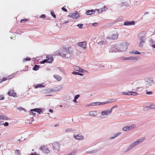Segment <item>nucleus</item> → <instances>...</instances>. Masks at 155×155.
<instances>
[{
  "mask_svg": "<svg viewBox=\"0 0 155 155\" xmlns=\"http://www.w3.org/2000/svg\"><path fill=\"white\" fill-rule=\"evenodd\" d=\"M117 105H115L114 106H113L111 108H110V110H111V112H112V110L115 108H116L117 107Z\"/></svg>",
  "mask_w": 155,
  "mask_h": 155,
  "instance_id": "c03bdc74",
  "label": "nucleus"
},
{
  "mask_svg": "<svg viewBox=\"0 0 155 155\" xmlns=\"http://www.w3.org/2000/svg\"><path fill=\"white\" fill-rule=\"evenodd\" d=\"M15 153L16 155H21V151L19 150H16L15 151Z\"/></svg>",
  "mask_w": 155,
  "mask_h": 155,
  "instance_id": "473e14b6",
  "label": "nucleus"
},
{
  "mask_svg": "<svg viewBox=\"0 0 155 155\" xmlns=\"http://www.w3.org/2000/svg\"><path fill=\"white\" fill-rule=\"evenodd\" d=\"M46 17L45 15L44 14H43L41 15L40 16V18H45Z\"/></svg>",
  "mask_w": 155,
  "mask_h": 155,
  "instance_id": "8fccbe9b",
  "label": "nucleus"
},
{
  "mask_svg": "<svg viewBox=\"0 0 155 155\" xmlns=\"http://www.w3.org/2000/svg\"><path fill=\"white\" fill-rule=\"evenodd\" d=\"M92 106H94V102L91 103H90L87 104L86 105V107H89Z\"/></svg>",
  "mask_w": 155,
  "mask_h": 155,
  "instance_id": "72a5a7b5",
  "label": "nucleus"
},
{
  "mask_svg": "<svg viewBox=\"0 0 155 155\" xmlns=\"http://www.w3.org/2000/svg\"><path fill=\"white\" fill-rule=\"evenodd\" d=\"M108 104L116 102L117 101V99H110L107 100Z\"/></svg>",
  "mask_w": 155,
  "mask_h": 155,
  "instance_id": "393cba45",
  "label": "nucleus"
},
{
  "mask_svg": "<svg viewBox=\"0 0 155 155\" xmlns=\"http://www.w3.org/2000/svg\"><path fill=\"white\" fill-rule=\"evenodd\" d=\"M57 68L62 72H64V70L62 69L60 67H58Z\"/></svg>",
  "mask_w": 155,
  "mask_h": 155,
  "instance_id": "3c124183",
  "label": "nucleus"
},
{
  "mask_svg": "<svg viewBox=\"0 0 155 155\" xmlns=\"http://www.w3.org/2000/svg\"><path fill=\"white\" fill-rule=\"evenodd\" d=\"M30 110L31 111H34L38 113L39 114H41V112L42 111V110L41 108H36L32 109H31Z\"/></svg>",
  "mask_w": 155,
  "mask_h": 155,
  "instance_id": "a211bd4d",
  "label": "nucleus"
},
{
  "mask_svg": "<svg viewBox=\"0 0 155 155\" xmlns=\"http://www.w3.org/2000/svg\"><path fill=\"white\" fill-rule=\"evenodd\" d=\"M135 51H132L131 52V53L132 54H135Z\"/></svg>",
  "mask_w": 155,
  "mask_h": 155,
  "instance_id": "774afa93",
  "label": "nucleus"
},
{
  "mask_svg": "<svg viewBox=\"0 0 155 155\" xmlns=\"http://www.w3.org/2000/svg\"><path fill=\"white\" fill-rule=\"evenodd\" d=\"M97 25V23L96 22L92 24V25L94 26H96Z\"/></svg>",
  "mask_w": 155,
  "mask_h": 155,
  "instance_id": "13d9d810",
  "label": "nucleus"
},
{
  "mask_svg": "<svg viewBox=\"0 0 155 155\" xmlns=\"http://www.w3.org/2000/svg\"><path fill=\"white\" fill-rule=\"evenodd\" d=\"M100 105H104L108 104L107 101L103 102H100Z\"/></svg>",
  "mask_w": 155,
  "mask_h": 155,
  "instance_id": "c9c22d12",
  "label": "nucleus"
},
{
  "mask_svg": "<svg viewBox=\"0 0 155 155\" xmlns=\"http://www.w3.org/2000/svg\"><path fill=\"white\" fill-rule=\"evenodd\" d=\"M1 124H4L5 126H7L9 124L8 122H6L4 123Z\"/></svg>",
  "mask_w": 155,
  "mask_h": 155,
  "instance_id": "37998d69",
  "label": "nucleus"
},
{
  "mask_svg": "<svg viewBox=\"0 0 155 155\" xmlns=\"http://www.w3.org/2000/svg\"><path fill=\"white\" fill-rule=\"evenodd\" d=\"M121 134L122 133L121 132H119L117 134H114L115 137H117L120 136Z\"/></svg>",
  "mask_w": 155,
  "mask_h": 155,
  "instance_id": "e433bc0d",
  "label": "nucleus"
},
{
  "mask_svg": "<svg viewBox=\"0 0 155 155\" xmlns=\"http://www.w3.org/2000/svg\"><path fill=\"white\" fill-rule=\"evenodd\" d=\"M130 91L128 92H122V94L124 95H130L131 94H130Z\"/></svg>",
  "mask_w": 155,
  "mask_h": 155,
  "instance_id": "2f4dec72",
  "label": "nucleus"
},
{
  "mask_svg": "<svg viewBox=\"0 0 155 155\" xmlns=\"http://www.w3.org/2000/svg\"><path fill=\"white\" fill-rule=\"evenodd\" d=\"M48 60H48L47 59H44L43 61H41L40 62V63L41 64H43L46 62L51 63L53 61V58H52L50 61H49Z\"/></svg>",
  "mask_w": 155,
  "mask_h": 155,
  "instance_id": "aec40b11",
  "label": "nucleus"
},
{
  "mask_svg": "<svg viewBox=\"0 0 155 155\" xmlns=\"http://www.w3.org/2000/svg\"><path fill=\"white\" fill-rule=\"evenodd\" d=\"M136 128V127L135 124L129 126H125L123 127L122 130H123L126 131H127L131 130L133 129Z\"/></svg>",
  "mask_w": 155,
  "mask_h": 155,
  "instance_id": "0eeeda50",
  "label": "nucleus"
},
{
  "mask_svg": "<svg viewBox=\"0 0 155 155\" xmlns=\"http://www.w3.org/2000/svg\"><path fill=\"white\" fill-rule=\"evenodd\" d=\"M49 111L50 112L53 113V110L51 109H50L49 110Z\"/></svg>",
  "mask_w": 155,
  "mask_h": 155,
  "instance_id": "69168bd1",
  "label": "nucleus"
},
{
  "mask_svg": "<svg viewBox=\"0 0 155 155\" xmlns=\"http://www.w3.org/2000/svg\"><path fill=\"white\" fill-rule=\"evenodd\" d=\"M118 21H118V19H117L115 20L114 22L113 23H110L109 24V25L110 26H111L113 25V23H115L116 22H117Z\"/></svg>",
  "mask_w": 155,
  "mask_h": 155,
  "instance_id": "58836bf2",
  "label": "nucleus"
},
{
  "mask_svg": "<svg viewBox=\"0 0 155 155\" xmlns=\"http://www.w3.org/2000/svg\"><path fill=\"white\" fill-rule=\"evenodd\" d=\"M4 97L2 96H0V100L4 99Z\"/></svg>",
  "mask_w": 155,
  "mask_h": 155,
  "instance_id": "4d7b16f0",
  "label": "nucleus"
},
{
  "mask_svg": "<svg viewBox=\"0 0 155 155\" xmlns=\"http://www.w3.org/2000/svg\"><path fill=\"white\" fill-rule=\"evenodd\" d=\"M118 37V34L117 33L113 34L111 36L107 37L106 39H110L111 40H115Z\"/></svg>",
  "mask_w": 155,
  "mask_h": 155,
  "instance_id": "9d476101",
  "label": "nucleus"
},
{
  "mask_svg": "<svg viewBox=\"0 0 155 155\" xmlns=\"http://www.w3.org/2000/svg\"><path fill=\"white\" fill-rule=\"evenodd\" d=\"M8 94L9 96H13L14 97H16V93L14 92L13 90H11L9 91Z\"/></svg>",
  "mask_w": 155,
  "mask_h": 155,
  "instance_id": "f3484780",
  "label": "nucleus"
},
{
  "mask_svg": "<svg viewBox=\"0 0 155 155\" xmlns=\"http://www.w3.org/2000/svg\"><path fill=\"white\" fill-rule=\"evenodd\" d=\"M61 9H62V10H63V11H64L65 12H67V9L65 8H64V7H62L61 8Z\"/></svg>",
  "mask_w": 155,
  "mask_h": 155,
  "instance_id": "5fc2aeb1",
  "label": "nucleus"
},
{
  "mask_svg": "<svg viewBox=\"0 0 155 155\" xmlns=\"http://www.w3.org/2000/svg\"><path fill=\"white\" fill-rule=\"evenodd\" d=\"M28 21V20H25V19H22V20H21V21L20 22H22H22H23V21Z\"/></svg>",
  "mask_w": 155,
  "mask_h": 155,
  "instance_id": "052dcab7",
  "label": "nucleus"
},
{
  "mask_svg": "<svg viewBox=\"0 0 155 155\" xmlns=\"http://www.w3.org/2000/svg\"><path fill=\"white\" fill-rule=\"evenodd\" d=\"M116 137H115L114 134L112 136L110 137L109 139H113L115 138Z\"/></svg>",
  "mask_w": 155,
  "mask_h": 155,
  "instance_id": "de8ad7c7",
  "label": "nucleus"
},
{
  "mask_svg": "<svg viewBox=\"0 0 155 155\" xmlns=\"http://www.w3.org/2000/svg\"><path fill=\"white\" fill-rule=\"evenodd\" d=\"M111 110H110V109H106L103 110L101 112V115L100 116V117L101 119L106 117H107L106 116L111 114Z\"/></svg>",
  "mask_w": 155,
  "mask_h": 155,
  "instance_id": "423d86ee",
  "label": "nucleus"
},
{
  "mask_svg": "<svg viewBox=\"0 0 155 155\" xmlns=\"http://www.w3.org/2000/svg\"><path fill=\"white\" fill-rule=\"evenodd\" d=\"M136 59V58L134 57H130L127 58H123V60H135Z\"/></svg>",
  "mask_w": 155,
  "mask_h": 155,
  "instance_id": "a878e982",
  "label": "nucleus"
},
{
  "mask_svg": "<svg viewBox=\"0 0 155 155\" xmlns=\"http://www.w3.org/2000/svg\"><path fill=\"white\" fill-rule=\"evenodd\" d=\"M31 60V59L29 58H26L25 59H24L23 60L24 61H29Z\"/></svg>",
  "mask_w": 155,
  "mask_h": 155,
  "instance_id": "864d4df0",
  "label": "nucleus"
},
{
  "mask_svg": "<svg viewBox=\"0 0 155 155\" xmlns=\"http://www.w3.org/2000/svg\"><path fill=\"white\" fill-rule=\"evenodd\" d=\"M59 87V88L58 89V91L62 89L63 88L62 87Z\"/></svg>",
  "mask_w": 155,
  "mask_h": 155,
  "instance_id": "680f3d73",
  "label": "nucleus"
},
{
  "mask_svg": "<svg viewBox=\"0 0 155 155\" xmlns=\"http://www.w3.org/2000/svg\"><path fill=\"white\" fill-rule=\"evenodd\" d=\"M77 26H78L79 28H83V25L82 24H78Z\"/></svg>",
  "mask_w": 155,
  "mask_h": 155,
  "instance_id": "4c0bfd02",
  "label": "nucleus"
},
{
  "mask_svg": "<svg viewBox=\"0 0 155 155\" xmlns=\"http://www.w3.org/2000/svg\"><path fill=\"white\" fill-rule=\"evenodd\" d=\"M0 119L7 120L8 119V117L3 115L0 116Z\"/></svg>",
  "mask_w": 155,
  "mask_h": 155,
  "instance_id": "c85d7f7f",
  "label": "nucleus"
},
{
  "mask_svg": "<svg viewBox=\"0 0 155 155\" xmlns=\"http://www.w3.org/2000/svg\"><path fill=\"white\" fill-rule=\"evenodd\" d=\"M144 83L146 85V87H149V86H152L153 84H155L153 81V78H152L150 77L146 78L144 80Z\"/></svg>",
  "mask_w": 155,
  "mask_h": 155,
  "instance_id": "39448f33",
  "label": "nucleus"
},
{
  "mask_svg": "<svg viewBox=\"0 0 155 155\" xmlns=\"http://www.w3.org/2000/svg\"><path fill=\"white\" fill-rule=\"evenodd\" d=\"M40 150H43L45 153H48L49 152V149L45 147H41Z\"/></svg>",
  "mask_w": 155,
  "mask_h": 155,
  "instance_id": "412c9836",
  "label": "nucleus"
},
{
  "mask_svg": "<svg viewBox=\"0 0 155 155\" xmlns=\"http://www.w3.org/2000/svg\"><path fill=\"white\" fill-rule=\"evenodd\" d=\"M44 86L41 84H38L36 85L35 86V88H42L43 87H44Z\"/></svg>",
  "mask_w": 155,
  "mask_h": 155,
  "instance_id": "7c9ffc66",
  "label": "nucleus"
},
{
  "mask_svg": "<svg viewBox=\"0 0 155 155\" xmlns=\"http://www.w3.org/2000/svg\"><path fill=\"white\" fill-rule=\"evenodd\" d=\"M80 96V95L79 94H77L74 97V98L77 99H78V97Z\"/></svg>",
  "mask_w": 155,
  "mask_h": 155,
  "instance_id": "09e8293b",
  "label": "nucleus"
},
{
  "mask_svg": "<svg viewBox=\"0 0 155 155\" xmlns=\"http://www.w3.org/2000/svg\"><path fill=\"white\" fill-rule=\"evenodd\" d=\"M74 137L76 139L78 140H82L84 138V137L80 134L74 135Z\"/></svg>",
  "mask_w": 155,
  "mask_h": 155,
  "instance_id": "f8f14e48",
  "label": "nucleus"
},
{
  "mask_svg": "<svg viewBox=\"0 0 155 155\" xmlns=\"http://www.w3.org/2000/svg\"><path fill=\"white\" fill-rule=\"evenodd\" d=\"M78 72H76L74 71L72 72V74L74 75H78Z\"/></svg>",
  "mask_w": 155,
  "mask_h": 155,
  "instance_id": "603ef678",
  "label": "nucleus"
},
{
  "mask_svg": "<svg viewBox=\"0 0 155 155\" xmlns=\"http://www.w3.org/2000/svg\"><path fill=\"white\" fill-rule=\"evenodd\" d=\"M76 100L74 98V99L73 100V102L75 103H77Z\"/></svg>",
  "mask_w": 155,
  "mask_h": 155,
  "instance_id": "0e129e2a",
  "label": "nucleus"
},
{
  "mask_svg": "<svg viewBox=\"0 0 155 155\" xmlns=\"http://www.w3.org/2000/svg\"><path fill=\"white\" fill-rule=\"evenodd\" d=\"M146 94H149V95H151L152 94L153 92H152V91H146Z\"/></svg>",
  "mask_w": 155,
  "mask_h": 155,
  "instance_id": "49530a36",
  "label": "nucleus"
},
{
  "mask_svg": "<svg viewBox=\"0 0 155 155\" xmlns=\"http://www.w3.org/2000/svg\"><path fill=\"white\" fill-rule=\"evenodd\" d=\"M97 10L99 13L102 12L103 11V9L102 8H101L97 9Z\"/></svg>",
  "mask_w": 155,
  "mask_h": 155,
  "instance_id": "a18cd8bd",
  "label": "nucleus"
},
{
  "mask_svg": "<svg viewBox=\"0 0 155 155\" xmlns=\"http://www.w3.org/2000/svg\"><path fill=\"white\" fill-rule=\"evenodd\" d=\"M18 109H19V110H25V109L22 107H20V108H18Z\"/></svg>",
  "mask_w": 155,
  "mask_h": 155,
  "instance_id": "bf43d9fd",
  "label": "nucleus"
},
{
  "mask_svg": "<svg viewBox=\"0 0 155 155\" xmlns=\"http://www.w3.org/2000/svg\"><path fill=\"white\" fill-rule=\"evenodd\" d=\"M148 42L150 46L155 49V41L150 38L148 40Z\"/></svg>",
  "mask_w": 155,
  "mask_h": 155,
  "instance_id": "1a4fd4ad",
  "label": "nucleus"
},
{
  "mask_svg": "<svg viewBox=\"0 0 155 155\" xmlns=\"http://www.w3.org/2000/svg\"><path fill=\"white\" fill-rule=\"evenodd\" d=\"M94 106L100 105V102H94Z\"/></svg>",
  "mask_w": 155,
  "mask_h": 155,
  "instance_id": "ea45409f",
  "label": "nucleus"
},
{
  "mask_svg": "<svg viewBox=\"0 0 155 155\" xmlns=\"http://www.w3.org/2000/svg\"><path fill=\"white\" fill-rule=\"evenodd\" d=\"M60 55L62 57L68 58L70 56L69 49L68 48H66L64 49L59 53Z\"/></svg>",
  "mask_w": 155,
  "mask_h": 155,
  "instance_id": "20e7f679",
  "label": "nucleus"
},
{
  "mask_svg": "<svg viewBox=\"0 0 155 155\" xmlns=\"http://www.w3.org/2000/svg\"><path fill=\"white\" fill-rule=\"evenodd\" d=\"M78 75L81 76H83V74L81 73H78Z\"/></svg>",
  "mask_w": 155,
  "mask_h": 155,
  "instance_id": "e2e57ef3",
  "label": "nucleus"
},
{
  "mask_svg": "<svg viewBox=\"0 0 155 155\" xmlns=\"http://www.w3.org/2000/svg\"><path fill=\"white\" fill-rule=\"evenodd\" d=\"M97 43L99 45H102V44H104L105 43H107V41H99V40H97Z\"/></svg>",
  "mask_w": 155,
  "mask_h": 155,
  "instance_id": "5701e85b",
  "label": "nucleus"
},
{
  "mask_svg": "<svg viewBox=\"0 0 155 155\" xmlns=\"http://www.w3.org/2000/svg\"><path fill=\"white\" fill-rule=\"evenodd\" d=\"M74 69L76 71L82 73L86 71L85 70L80 68L79 67L76 66H74Z\"/></svg>",
  "mask_w": 155,
  "mask_h": 155,
  "instance_id": "9b49d317",
  "label": "nucleus"
},
{
  "mask_svg": "<svg viewBox=\"0 0 155 155\" xmlns=\"http://www.w3.org/2000/svg\"><path fill=\"white\" fill-rule=\"evenodd\" d=\"M74 130H74V129L73 128H68V129H66L65 130V132H71V131H74Z\"/></svg>",
  "mask_w": 155,
  "mask_h": 155,
  "instance_id": "c756f323",
  "label": "nucleus"
},
{
  "mask_svg": "<svg viewBox=\"0 0 155 155\" xmlns=\"http://www.w3.org/2000/svg\"><path fill=\"white\" fill-rule=\"evenodd\" d=\"M147 107L155 110V105L153 103L150 104V105Z\"/></svg>",
  "mask_w": 155,
  "mask_h": 155,
  "instance_id": "b1692460",
  "label": "nucleus"
},
{
  "mask_svg": "<svg viewBox=\"0 0 155 155\" xmlns=\"http://www.w3.org/2000/svg\"><path fill=\"white\" fill-rule=\"evenodd\" d=\"M128 44L127 42H124L116 47V49L119 52L125 51L127 49Z\"/></svg>",
  "mask_w": 155,
  "mask_h": 155,
  "instance_id": "7ed1b4c3",
  "label": "nucleus"
},
{
  "mask_svg": "<svg viewBox=\"0 0 155 155\" xmlns=\"http://www.w3.org/2000/svg\"><path fill=\"white\" fill-rule=\"evenodd\" d=\"M53 77L58 81H60L62 79L61 77L57 74L54 75Z\"/></svg>",
  "mask_w": 155,
  "mask_h": 155,
  "instance_id": "4be33fe9",
  "label": "nucleus"
},
{
  "mask_svg": "<svg viewBox=\"0 0 155 155\" xmlns=\"http://www.w3.org/2000/svg\"><path fill=\"white\" fill-rule=\"evenodd\" d=\"M51 15L54 18H55L56 17V15L54 13V12H51Z\"/></svg>",
  "mask_w": 155,
  "mask_h": 155,
  "instance_id": "79ce46f5",
  "label": "nucleus"
},
{
  "mask_svg": "<svg viewBox=\"0 0 155 155\" xmlns=\"http://www.w3.org/2000/svg\"><path fill=\"white\" fill-rule=\"evenodd\" d=\"M130 94H131L130 95L136 96L138 94L137 93L133 91H130Z\"/></svg>",
  "mask_w": 155,
  "mask_h": 155,
  "instance_id": "f704fd0d",
  "label": "nucleus"
},
{
  "mask_svg": "<svg viewBox=\"0 0 155 155\" xmlns=\"http://www.w3.org/2000/svg\"><path fill=\"white\" fill-rule=\"evenodd\" d=\"M31 113L34 116L36 115V114L35 113H33V111H31Z\"/></svg>",
  "mask_w": 155,
  "mask_h": 155,
  "instance_id": "338daca9",
  "label": "nucleus"
},
{
  "mask_svg": "<svg viewBox=\"0 0 155 155\" xmlns=\"http://www.w3.org/2000/svg\"><path fill=\"white\" fill-rule=\"evenodd\" d=\"M39 65H35L34 67L33 68V70L34 71H37L39 69Z\"/></svg>",
  "mask_w": 155,
  "mask_h": 155,
  "instance_id": "cd10ccee",
  "label": "nucleus"
},
{
  "mask_svg": "<svg viewBox=\"0 0 155 155\" xmlns=\"http://www.w3.org/2000/svg\"><path fill=\"white\" fill-rule=\"evenodd\" d=\"M141 54V53L138 51H135V54Z\"/></svg>",
  "mask_w": 155,
  "mask_h": 155,
  "instance_id": "6e6d98bb",
  "label": "nucleus"
},
{
  "mask_svg": "<svg viewBox=\"0 0 155 155\" xmlns=\"http://www.w3.org/2000/svg\"><path fill=\"white\" fill-rule=\"evenodd\" d=\"M97 150L94 149L90 151H86V152L88 153H95L97 152Z\"/></svg>",
  "mask_w": 155,
  "mask_h": 155,
  "instance_id": "bb28decb",
  "label": "nucleus"
},
{
  "mask_svg": "<svg viewBox=\"0 0 155 155\" xmlns=\"http://www.w3.org/2000/svg\"><path fill=\"white\" fill-rule=\"evenodd\" d=\"M135 24V21H127L124 22V25H134Z\"/></svg>",
  "mask_w": 155,
  "mask_h": 155,
  "instance_id": "4468645a",
  "label": "nucleus"
},
{
  "mask_svg": "<svg viewBox=\"0 0 155 155\" xmlns=\"http://www.w3.org/2000/svg\"><path fill=\"white\" fill-rule=\"evenodd\" d=\"M138 38L140 41L139 44V46L140 47H142L145 43V34L144 32H140L138 34Z\"/></svg>",
  "mask_w": 155,
  "mask_h": 155,
  "instance_id": "f03ea898",
  "label": "nucleus"
},
{
  "mask_svg": "<svg viewBox=\"0 0 155 155\" xmlns=\"http://www.w3.org/2000/svg\"><path fill=\"white\" fill-rule=\"evenodd\" d=\"M96 10L92 9L91 10H88L86 12V14L87 15H91L95 13Z\"/></svg>",
  "mask_w": 155,
  "mask_h": 155,
  "instance_id": "2eb2a0df",
  "label": "nucleus"
},
{
  "mask_svg": "<svg viewBox=\"0 0 155 155\" xmlns=\"http://www.w3.org/2000/svg\"><path fill=\"white\" fill-rule=\"evenodd\" d=\"M52 145L54 149L58 151L59 150V147L58 143L54 142L53 143Z\"/></svg>",
  "mask_w": 155,
  "mask_h": 155,
  "instance_id": "dca6fc26",
  "label": "nucleus"
},
{
  "mask_svg": "<svg viewBox=\"0 0 155 155\" xmlns=\"http://www.w3.org/2000/svg\"><path fill=\"white\" fill-rule=\"evenodd\" d=\"M97 112L96 111H90L89 113V114L90 115L94 117L97 116Z\"/></svg>",
  "mask_w": 155,
  "mask_h": 155,
  "instance_id": "6ab92c4d",
  "label": "nucleus"
},
{
  "mask_svg": "<svg viewBox=\"0 0 155 155\" xmlns=\"http://www.w3.org/2000/svg\"><path fill=\"white\" fill-rule=\"evenodd\" d=\"M145 139L144 137L137 140L136 141L131 143L124 151V152H127L131 150L132 149L138 145L139 143L142 142Z\"/></svg>",
  "mask_w": 155,
  "mask_h": 155,
  "instance_id": "f257e3e1",
  "label": "nucleus"
},
{
  "mask_svg": "<svg viewBox=\"0 0 155 155\" xmlns=\"http://www.w3.org/2000/svg\"><path fill=\"white\" fill-rule=\"evenodd\" d=\"M86 43L87 42L85 41L81 42H80L78 43V46L83 47L84 49H85L86 48Z\"/></svg>",
  "mask_w": 155,
  "mask_h": 155,
  "instance_id": "ddd939ff",
  "label": "nucleus"
},
{
  "mask_svg": "<svg viewBox=\"0 0 155 155\" xmlns=\"http://www.w3.org/2000/svg\"><path fill=\"white\" fill-rule=\"evenodd\" d=\"M109 52L110 53H113L115 51L114 49L111 48L109 50Z\"/></svg>",
  "mask_w": 155,
  "mask_h": 155,
  "instance_id": "a19ab883",
  "label": "nucleus"
},
{
  "mask_svg": "<svg viewBox=\"0 0 155 155\" xmlns=\"http://www.w3.org/2000/svg\"><path fill=\"white\" fill-rule=\"evenodd\" d=\"M69 16L71 18L75 19H78L79 17V15L77 12L70 13H69Z\"/></svg>",
  "mask_w": 155,
  "mask_h": 155,
  "instance_id": "6e6552de",
  "label": "nucleus"
}]
</instances>
